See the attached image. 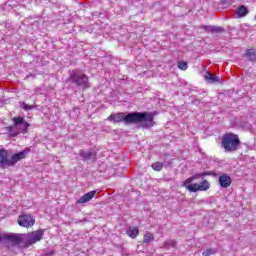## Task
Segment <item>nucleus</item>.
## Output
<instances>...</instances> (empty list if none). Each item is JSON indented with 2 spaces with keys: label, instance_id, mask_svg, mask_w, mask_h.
I'll use <instances>...</instances> for the list:
<instances>
[{
  "label": "nucleus",
  "instance_id": "f257e3e1",
  "mask_svg": "<svg viewBox=\"0 0 256 256\" xmlns=\"http://www.w3.org/2000/svg\"><path fill=\"white\" fill-rule=\"evenodd\" d=\"M108 121L112 123H121L124 121L127 125H139V123H143V127H153L155 125L153 113L150 112H132L128 115L125 113H117L111 114L108 117Z\"/></svg>",
  "mask_w": 256,
  "mask_h": 256
},
{
  "label": "nucleus",
  "instance_id": "f03ea898",
  "mask_svg": "<svg viewBox=\"0 0 256 256\" xmlns=\"http://www.w3.org/2000/svg\"><path fill=\"white\" fill-rule=\"evenodd\" d=\"M239 145H241V140L237 134L228 133L222 137V147L225 149L226 153L237 151Z\"/></svg>",
  "mask_w": 256,
  "mask_h": 256
},
{
  "label": "nucleus",
  "instance_id": "7ed1b4c3",
  "mask_svg": "<svg viewBox=\"0 0 256 256\" xmlns=\"http://www.w3.org/2000/svg\"><path fill=\"white\" fill-rule=\"evenodd\" d=\"M69 81L77 85V87H83V89H89V77L87 75L77 71L72 70L69 76Z\"/></svg>",
  "mask_w": 256,
  "mask_h": 256
},
{
  "label": "nucleus",
  "instance_id": "20e7f679",
  "mask_svg": "<svg viewBox=\"0 0 256 256\" xmlns=\"http://www.w3.org/2000/svg\"><path fill=\"white\" fill-rule=\"evenodd\" d=\"M12 243V245H22L25 247L24 234L0 233V244Z\"/></svg>",
  "mask_w": 256,
  "mask_h": 256
},
{
  "label": "nucleus",
  "instance_id": "39448f33",
  "mask_svg": "<svg viewBox=\"0 0 256 256\" xmlns=\"http://www.w3.org/2000/svg\"><path fill=\"white\" fill-rule=\"evenodd\" d=\"M43 235H45V230H37L24 234V247L35 245V243L43 239Z\"/></svg>",
  "mask_w": 256,
  "mask_h": 256
},
{
  "label": "nucleus",
  "instance_id": "423d86ee",
  "mask_svg": "<svg viewBox=\"0 0 256 256\" xmlns=\"http://www.w3.org/2000/svg\"><path fill=\"white\" fill-rule=\"evenodd\" d=\"M18 225L29 229V227H33L35 225V217L31 214H22L18 217Z\"/></svg>",
  "mask_w": 256,
  "mask_h": 256
},
{
  "label": "nucleus",
  "instance_id": "0eeeda50",
  "mask_svg": "<svg viewBox=\"0 0 256 256\" xmlns=\"http://www.w3.org/2000/svg\"><path fill=\"white\" fill-rule=\"evenodd\" d=\"M29 153H31V149L26 148L16 154L12 155L11 159L9 160V167H13V166L17 165V163H19V161H21L22 159H26L27 155H29Z\"/></svg>",
  "mask_w": 256,
  "mask_h": 256
},
{
  "label": "nucleus",
  "instance_id": "6e6552de",
  "mask_svg": "<svg viewBox=\"0 0 256 256\" xmlns=\"http://www.w3.org/2000/svg\"><path fill=\"white\" fill-rule=\"evenodd\" d=\"M95 195H97V191H95V190L90 191V192L84 194L83 196H81L77 200V203L79 205H83V203H89V201H91V199H93V197H95Z\"/></svg>",
  "mask_w": 256,
  "mask_h": 256
},
{
  "label": "nucleus",
  "instance_id": "1a4fd4ad",
  "mask_svg": "<svg viewBox=\"0 0 256 256\" xmlns=\"http://www.w3.org/2000/svg\"><path fill=\"white\" fill-rule=\"evenodd\" d=\"M0 167H9V152L0 149Z\"/></svg>",
  "mask_w": 256,
  "mask_h": 256
},
{
  "label": "nucleus",
  "instance_id": "9d476101",
  "mask_svg": "<svg viewBox=\"0 0 256 256\" xmlns=\"http://www.w3.org/2000/svg\"><path fill=\"white\" fill-rule=\"evenodd\" d=\"M202 29H204L206 33L212 34L223 33V31H225V28L221 26H202Z\"/></svg>",
  "mask_w": 256,
  "mask_h": 256
},
{
  "label": "nucleus",
  "instance_id": "9b49d317",
  "mask_svg": "<svg viewBox=\"0 0 256 256\" xmlns=\"http://www.w3.org/2000/svg\"><path fill=\"white\" fill-rule=\"evenodd\" d=\"M219 185L222 186L224 189L227 187H231V178L227 174H222L219 177Z\"/></svg>",
  "mask_w": 256,
  "mask_h": 256
},
{
  "label": "nucleus",
  "instance_id": "f8f14e48",
  "mask_svg": "<svg viewBox=\"0 0 256 256\" xmlns=\"http://www.w3.org/2000/svg\"><path fill=\"white\" fill-rule=\"evenodd\" d=\"M80 157L83 159H86L87 161H95L97 159V153L96 152H87L81 150L79 153Z\"/></svg>",
  "mask_w": 256,
  "mask_h": 256
},
{
  "label": "nucleus",
  "instance_id": "ddd939ff",
  "mask_svg": "<svg viewBox=\"0 0 256 256\" xmlns=\"http://www.w3.org/2000/svg\"><path fill=\"white\" fill-rule=\"evenodd\" d=\"M205 79L207 83H221V78H219V76L213 75L211 72H206Z\"/></svg>",
  "mask_w": 256,
  "mask_h": 256
},
{
  "label": "nucleus",
  "instance_id": "4468645a",
  "mask_svg": "<svg viewBox=\"0 0 256 256\" xmlns=\"http://www.w3.org/2000/svg\"><path fill=\"white\" fill-rule=\"evenodd\" d=\"M126 233L128 237H131V239H136V237L139 235V228L131 226L126 230Z\"/></svg>",
  "mask_w": 256,
  "mask_h": 256
},
{
  "label": "nucleus",
  "instance_id": "2eb2a0df",
  "mask_svg": "<svg viewBox=\"0 0 256 256\" xmlns=\"http://www.w3.org/2000/svg\"><path fill=\"white\" fill-rule=\"evenodd\" d=\"M18 127L20 130L15 132L13 135H19V133H27L29 127H31V124L24 120V122Z\"/></svg>",
  "mask_w": 256,
  "mask_h": 256
},
{
  "label": "nucleus",
  "instance_id": "dca6fc26",
  "mask_svg": "<svg viewBox=\"0 0 256 256\" xmlns=\"http://www.w3.org/2000/svg\"><path fill=\"white\" fill-rule=\"evenodd\" d=\"M245 57L249 59V61H256V49H247L245 53Z\"/></svg>",
  "mask_w": 256,
  "mask_h": 256
},
{
  "label": "nucleus",
  "instance_id": "f3484780",
  "mask_svg": "<svg viewBox=\"0 0 256 256\" xmlns=\"http://www.w3.org/2000/svg\"><path fill=\"white\" fill-rule=\"evenodd\" d=\"M155 241V236L151 232H146L144 234L143 243L149 245V243H153Z\"/></svg>",
  "mask_w": 256,
  "mask_h": 256
},
{
  "label": "nucleus",
  "instance_id": "a211bd4d",
  "mask_svg": "<svg viewBox=\"0 0 256 256\" xmlns=\"http://www.w3.org/2000/svg\"><path fill=\"white\" fill-rule=\"evenodd\" d=\"M199 191H208V189L211 187V184H209V181L204 180L198 184Z\"/></svg>",
  "mask_w": 256,
  "mask_h": 256
},
{
  "label": "nucleus",
  "instance_id": "6ab92c4d",
  "mask_svg": "<svg viewBox=\"0 0 256 256\" xmlns=\"http://www.w3.org/2000/svg\"><path fill=\"white\" fill-rule=\"evenodd\" d=\"M247 13H249V10L245 6H240L237 10V15L239 17H245V15H247Z\"/></svg>",
  "mask_w": 256,
  "mask_h": 256
},
{
  "label": "nucleus",
  "instance_id": "aec40b11",
  "mask_svg": "<svg viewBox=\"0 0 256 256\" xmlns=\"http://www.w3.org/2000/svg\"><path fill=\"white\" fill-rule=\"evenodd\" d=\"M186 189L190 191V193H197L199 191V184L194 183L186 186Z\"/></svg>",
  "mask_w": 256,
  "mask_h": 256
},
{
  "label": "nucleus",
  "instance_id": "412c9836",
  "mask_svg": "<svg viewBox=\"0 0 256 256\" xmlns=\"http://www.w3.org/2000/svg\"><path fill=\"white\" fill-rule=\"evenodd\" d=\"M215 253H217V248H206V250L202 252V255L211 256V255H215Z\"/></svg>",
  "mask_w": 256,
  "mask_h": 256
},
{
  "label": "nucleus",
  "instance_id": "4be33fe9",
  "mask_svg": "<svg viewBox=\"0 0 256 256\" xmlns=\"http://www.w3.org/2000/svg\"><path fill=\"white\" fill-rule=\"evenodd\" d=\"M13 122H14V127H19V125H21L22 123H25V118L14 117Z\"/></svg>",
  "mask_w": 256,
  "mask_h": 256
},
{
  "label": "nucleus",
  "instance_id": "5701e85b",
  "mask_svg": "<svg viewBox=\"0 0 256 256\" xmlns=\"http://www.w3.org/2000/svg\"><path fill=\"white\" fill-rule=\"evenodd\" d=\"M20 107H21V109H24V111H31V109H35V106H33V105H28V104L25 103V102H22V103L20 104Z\"/></svg>",
  "mask_w": 256,
  "mask_h": 256
},
{
  "label": "nucleus",
  "instance_id": "b1692460",
  "mask_svg": "<svg viewBox=\"0 0 256 256\" xmlns=\"http://www.w3.org/2000/svg\"><path fill=\"white\" fill-rule=\"evenodd\" d=\"M152 169L154 171H161L163 169V163L161 162H155L152 164Z\"/></svg>",
  "mask_w": 256,
  "mask_h": 256
},
{
  "label": "nucleus",
  "instance_id": "393cba45",
  "mask_svg": "<svg viewBox=\"0 0 256 256\" xmlns=\"http://www.w3.org/2000/svg\"><path fill=\"white\" fill-rule=\"evenodd\" d=\"M177 243L175 242V240H168L166 242H164V247L166 249H169L171 247H176Z\"/></svg>",
  "mask_w": 256,
  "mask_h": 256
},
{
  "label": "nucleus",
  "instance_id": "a878e982",
  "mask_svg": "<svg viewBox=\"0 0 256 256\" xmlns=\"http://www.w3.org/2000/svg\"><path fill=\"white\" fill-rule=\"evenodd\" d=\"M189 65L185 61H181L178 63V68L181 69V71H187Z\"/></svg>",
  "mask_w": 256,
  "mask_h": 256
},
{
  "label": "nucleus",
  "instance_id": "bb28decb",
  "mask_svg": "<svg viewBox=\"0 0 256 256\" xmlns=\"http://www.w3.org/2000/svg\"><path fill=\"white\" fill-rule=\"evenodd\" d=\"M205 175H209V172H202V173L194 174V175L192 176V178H193L194 181H195V179H199V178H201V177H205Z\"/></svg>",
  "mask_w": 256,
  "mask_h": 256
},
{
  "label": "nucleus",
  "instance_id": "cd10ccee",
  "mask_svg": "<svg viewBox=\"0 0 256 256\" xmlns=\"http://www.w3.org/2000/svg\"><path fill=\"white\" fill-rule=\"evenodd\" d=\"M194 179L192 178V176L188 179L185 180V182L183 183V187H189V185H191V183H193Z\"/></svg>",
  "mask_w": 256,
  "mask_h": 256
},
{
  "label": "nucleus",
  "instance_id": "c85d7f7f",
  "mask_svg": "<svg viewBox=\"0 0 256 256\" xmlns=\"http://www.w3.org/2000/svg\"><path fill=\"white\" fill-rule=\"evenodd\" d=\"M13 129H14L13 126L8 127V131H10V133H13Z\"/></svg>",
  "mask_w": 256,
  "mask_h": 256
}]
</instances>
